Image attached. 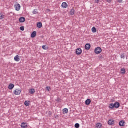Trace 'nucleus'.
Listing matches in <instances>:
<instances>
[{"label":"nucleus","instance_id":"2f4dec72","mask_svg":"<svg viewBox=\"0 0 128 128\" xmlns=\"http://www.w3.org/2000/svg\"><path fill=\"white\" fill-rule=\"evenodd\" d=\"M46 12H50V10H49V9H47V10H46Z\"/></svg>","mask_w":128,"mask_h":128},{"label":"nucleus","instance_id":"f257e3e1","mask_svg":"<svg viewBox=\"0 0 128 128\" xmlns=\"http://www.w3.org/2000/svg\"><path fill=\"white\" fill-rule=\"evenodd\" d=\"M102 48L100 47L96 48L94 50V52L96 54H102Z\"/></svg>","mask_w":128,"mask_h":128},{"label":"nucleus","instance_id":"aec40b11","mask_svg":"<svg viewBox=\"0 0 128 128\" xmlns=\"http://www.w3.org/2000/svg\"><path fill=\"white\" fill-rule=\"evenodd\" d=\"M37 26L38 28H42V22H38L37 24Z\"/></svg>","mask_w":128,"mask_h":128},{"label":"nucleus","instance_id":"72a5a7b5","mask_svg":"<svg viewBox=\"0 0 128 128\" xmlns=\"http://www.w3.org/2000/svg\"><path fill=\"white\" fill-rule=\"evenodd\" d=\"M107 2H108V4H110V2H112V0H107Z\"/></svg>","mask_w":128,"mask_h":128},{"label":"nucleus","instance_id":"7ed1b4c3","mask_svg":"<svg viewBox=\"0 0 128 128\" xmlns=\"http://www.w3.org/2000/svg\"><path fill=\"white\" fill-rule=\"evenodd\" d=\"M22 6H20V4L18 3H16L14 5V8L16 9V10L17 12H20V8Z\"/></svg>","mask_w":128,"mask_h":128},{"label":"nucleus","instance_id":"cd10ccee","mask_svg":"<svg viewBox=\"0 0 128 128\" xmlns=\"http://www.w3.org/2000/svg\"><path fill=\"white\" fill-rule=\"evenodd\" d=\"M80 126L78 124H75V128H80Z\"/></svg>","mask_w":128,"mask_h":128},{"label":"nucleus","instance_id":"393cba45","mask_svg":"<svg viewBox=\"0 0 128 128\" xmlns=\"http://www.w3.org/2000/svg\"><path fill=\"white\" fill-rule=\"evenodd\" d=\"M33 14H38V12L37 10H34L32 12Z\"/></svg>","mask_w":128,"mask_h":128},{"label":"nucleus","instance_id":"bb28decb","mask_svg":"<svg viewBox=\"0 0 128 128\" xmlns=\"http://www.w3.org/2000/svg\"><path fill=\"white\" fill-rule=\"evenodd\" d=\"M4 18V16L3 14H0V20H3Z\"/></svg>","mask_w":128,"mask_h":128},{"label":"nucleus","instance_id":"6ab92c4d","mask_svg":"<svg viewBox=\"0 0 128 128\" xmlns=\"http://www.w3.org/2000/svg\"><path fill=\"white\" fill-rule=\"evenodd\" d=\"M124 124H126V122H124V120H122L120 122L119 126H124Z\"/></svg>","mask_w":128,"mask_h":128},{"label":"nucleus","instance_id":"6e6552de","mask_svg":"<svg viewBox=\"0 0 128 128\" xmlns=\"http://www.w3.org/2000/svg\"><path fill=\"white\" fill-rule=\"evenodd\" d=\"M108 108H110V110H112L114 108V104H110L108 106Z\"/></svg>","mask_w":128,"mask_h":128},{"label":"nucleus","instance_id":"ddd939ff","mask_svg":"<svg viewBox=\"0 0 128 128\" xmlns=\"http://www.w3.org/2000/svg\"><path fill=\"white\" fill-rule=\"evenodd\" d=\"M36 92V90L34 88H31L30 90V94H34Z\"/></svg>","mask_w":128,"mask_h":128},{"label":"nucleus","instance_id":"39448f33","mask_svg":"<svg viewBox=\"0 0 128 128\" xmlns=\"http://www.w3.org/2000/svg\"><path fill=\"white\" fill-rule=\"evenodd\" d=\"M62 8H68V4L66 2H64L62 4Z\"/></svg>","mask_w":128,"mask_h":128},{"label":"nucleus","instance_id":"f8f14e48","mask_svg":"<svg viewBox=\"0 0 128 128\" xmlns=\"http://www.w3.org/2000/svg\"><path fill=\"white\" fill-rule=\"evenodd\" d=\"M36 36V32L34 31L32 34L31 38H34Z\"/></svg>","mask_w":128,"mask_h":128},{"label":"nucleus","instance_id":"423d86ee","mask_svg":"<svg viewBox=\"0 0 128 128\" xmlns=\"http://www.w3.org/2000/svg\"><path fill=\"white\" fill-rule=\"evenodd\" d=\"M108 124L109 126H114V120H110L108 122Z\"/></svg>","mask_w":128,"mask_h":128},{"label":"nucleus","instance_id":"c756f323","mask_svg":"<svg viewBox=\"0 0 128 128\" xmlns=\"http://www.w3.org/2000/svg\"><path fill=\"white\" fill-rule=\"evenodd\" d=\"M118 1L120 4H122L123 2V0H118Z\"/></svg>","mask_w":128,"mask_h":128},{"label":"nucleus","instance_id":"5701e85b","mask_svg":"<svg viewBox=\"0 0 128 128\" xmlns=\"http://www.w3.org/2000/svg\"><path fill=\"white\" fill-rule=\"evenodd\" d=\"M64 114H68V108H64L63 110Z\"/></svg>","mask_w":128,"mask_h":128},{"label":"nucleus","instance_id":"b1692460","mask_svg":"<svg viewBox=\"0 0 128 128\" xmlns=\"http://www.w3.org/2000/svg\"><path fill=\"white\" fill-rule=\"evenodd\" d=\"M24 104L26 106H30V101L25 102Z\"/></svg>","mask_w":128,"mask_h":128},{"label":"nucleus","instance_id":"7c9ffc66","mask_svg":"<svg viewBox=\"0 0 128 128\" xmlns=\"http://www.w3.org/2000/svg\"><path fill=\"white\" fill-rule=\"evenodd\" d=\"M96 4H98L100 2V0H95Z\"/></svg>","mask_w":128,"mask_h":128},{"label":"nucleus","instance_id":"f704fd0d","mask_svg":"<svg viewBox=\"0 0 128 128\" xmlns=\"http://www.w3.org/2000/svg\"><path fill=\"white\" fill-rule=\"evenodd\" d=\"M121 58H124V54L121 55Z\"/></svg>","mask_w":128,"mask_h":128},{"label":"nucleus","instance_id":"9b49d317","mask_svg":"<svg viewBox=\"0 0 128 128\" xmlns=\"http://www.w3.org/2000/svg\"><path fill=\"white\" fill-rule=\"evenodd\" d=\"M92 103V100L88 99L86 101V106H90Z\"/></svg>","mask_w":128,"mask_h":128},{"label":"nucleus","instance_id":"a211bd4d","mask_svg":"<svg viewBox=\"0 0 128 128\" xmlns=\"http://www.w3.org/2000/svg\"><path fill=\"white\" fill-rule=\"evenodd\" d=\"M85 48L87 50H90V44H86L85 46Z\"/></svg>","mask_w":128,"mask_h":128},{"label":"nucleus","instance_id":"412c9836","mask_svg":"<svg viewBox=\"0 0 128 128\" xmlns=\"http://www.w3.org/2000/svg\"><path fill=\"white\" fill-rule=\"evenodd\" d=\"M126 69L124 68L121 69L122 74H126Z\"/></svg>","mask_w":128,"mask_h":128},{"label":"nucleus","instance_id":"a878e982","mask_svg":"<svg viewBox=\"0 0 128 128\" xmlns=\"http://www.w3.org/2000/svg\"><path fill=\"white\" fill-rule=\"evenodd\" d=\"M50 90L51 88H50V86H47L46 88V90H47V92H50Z\"/></svg>","mask_w":128,"mask_h":128},{"label":"nucleus","instance_id":"0eeeda50","mask_svg":"<svg viewBox=\"0 0 128 128\" xmlns=\"http://www.w3.org/2000/svg\"><path fill=\"white\" fill-rule=\"evenodd\" d=\"M8 88L11 90H14V84H10L8 86Z\"/></svg>","mask_w":128,"mask_h":128},{"label":"nucleus","instance_id":"f03ea898","mask_svg":"<svg viewBox=\"0 0 128 128\" xmlns=\"http://www.w3.org/2000/svg\"><path fill=\"white\" fill-rule=\"evenodd\" d=\"M14 94L15 96H20V94H22V90L18 88L16 89L14 92Z\"/></svg>","mask_w":128,"mask_h":128},{"label":"nucleus","instance_id":"f3484780","mask_svg":"<svg viewBox=\"0 0 128 128\" xmlns=\"http://www.w3.org/2000/svg\"><path fill=\"white\" fill-rule=\"evenodd\" d=\"M74 14H76V10L74 8L72 9L70 11V16H74Z\"/></svg>","mask_w":128,"mask_h":128},{"label":"nucleus","instance_id":"1a4fd4ad","mask_svg":"<svg viewBox=\"0 0 128 128\" xmlns=\"http://www.w3.org/2000/svg\"><path fill=\"white\" fill-rule=\"evenodd\" d=\"M120 104L118 102H116L114 104V107L115 108H120Z\"/></svg>","mask_w":128,"mask_h":128},{"label":"nucleus","instance_id":"20e7f679","mask_svg":"<svg viewBox=\"0 0 128 128\" xmlns=\"http://www.w3.org/2000/svg\"><path fill=\"white\" fill-rule=\"evenodd\" d=\"M76 54L78 56H80V54H82V48H78L76 50Z\"/></svg>","mask_w":128,"mask_h":128},{"label":"nucleus","instance_id":"c85d7f7f","mask_svg":"<svg viewBox=\"0 0 128 128\" xmlns=\"http://www.w3.org/2000/svg\"><path fill=\"white\" fill-rule=\"evenodd\" d=\"M20 30H22V32H24V26H22V27L20 28Z\"/></svg>","mask_w":128,"mask_h":128},{"label":"nucleus","instance_id":"4be33fe9","mask_svg":"<svg viewBox=\"0 0 128 128\" xmlns=\"http://www.w3.org/2000/svg\"><path fill=\"white\" fill-rule=\"evenodd\" d=\"M92 30L94 34H96V28L93 27L92 29Z\"/></svg>","mask_w":128,"mask_h":128},{"label":"nucleus","instance_id":"4468645a","mask_svg":"<svg viewBox=\"0 0 128 128\" xmlns=\"http://www.w3.org/2000/svg\"><path fill=\"white\" fill-rule=\"evenodd\" d=\"M19 22L22 23L24 22H26V18H24V17H22V18H20Z\"/></svg>","mask_w":128,"mask_h":128},{"label":"nucleus","instance_id":"473e14b6","mask_svg":"<svg viewBox=\"0 0 128 128\" xmlns=\"http://www.w3.org/2000/svg\"><path fill=\"white\" fill-rule=\"evenodd\" d=\"M42 48H43V50H46V46H43L42 47Z\"/></svg>","mask_w":128,"mask_h":128},{"label":"nucleus","instance_id":"2eb2a0df","mask_svg":"<svg viewBox=\"0 0 128 128\" xmlns=\"http://www.w3.org/2000/svg\"><path fill=\"white\" fill-rule=\"evenodd\" d=\"M14 60L15 62H20V60L18 55H17L14 58Z\"/></svg>","mask_w":128,"mask_h":128},{"label":"nucleus","instance_id":"9d476101","mask_svg":"<svg viewBox=\"0 0 128 128\" xmlns=\"http://www.w3.org/2000/svg\"><path fill=\"white\" fill-rule=\"evenodd\" d=\"M102 128V123H97L96 124V128Z\"/></svg>","mask_w":128,"mask_h":128},{"label":"nucleus","instance_id":"dca6fc26","mask_svg":"<svg viewBox=\"0 0 128 128\" xmlns=\"http://www.w3.org/2000/svg\"><path fill=\"white\" fill-rule=\"evenodd\" d=\"M21 128H28V124L26 123L23 122L21 124Z\"/></svg>","mask_w":128,"mask_h":128}]
</instances>
